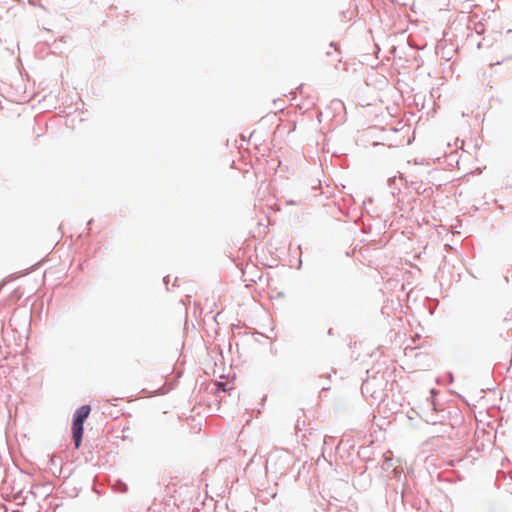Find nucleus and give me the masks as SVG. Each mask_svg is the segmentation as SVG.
I'll return each instance as SVG.
<instances>
[{
	"label": "nucleus",
	"instance_id": "obj_1",
	"mask_svg": "<svg viewBox=\"0 0 512 512\" xmlns=\"http://www.w3.org/2000/svg\"><path fill=\"white\" fill-rule=\"evenodd\" d=\"M91 412L90 405L79 407L73 415L72 435L75 441V447L79 448L83 436V423Z\"/></svg>",
	"mask_w": 512,
	"mask_h": 512
}]
</instances>
